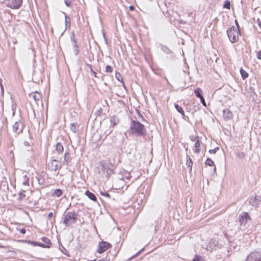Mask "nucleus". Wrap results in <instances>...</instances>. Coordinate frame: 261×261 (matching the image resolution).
<instances>
[{"label":"nucleus","instance_id":"45","mask_svg":"<svg viewBox=\"0 0 261 261\" xmlns=\"http://www.w3.org/2000/svg\"><path fill=\"white\" fill-rule=\"evenodd\" d=\"M190 139L192 141H196L197 140H199V138L198 136H195V137H190Z\"/></svg>","mask_w":261,"mask_h":261},{"label":"nucleus","instance_id":"4","mask_svg":"<svg viewBox=\"0 0 261 261\" xmlns=\"http://www.w3.org/2000/svg\"><path fill=\"white\" fill-rule=\"evenodd\" d=\"M227 35L231 43H236L239 40V36L241 35L240 29L232 26L227 31Z\"/></svg>","mask_w":261,"mask_h":261},{"label":"nucleus","instance_id":"37","mask_svg":"<svg viewBox=\"0 0 261 261\" xmlns=\"http://www.w3.org/2000/svg\"><path fill=\"white\" fill-rule=\"evenodd\" d=\"M219 149V147H216L213 149H210L208 152L209 153L211 154H215L216 153V152Z\"/></svg>","mask_w":261,"mask_h":261},{"label":"nucleus","instance_id":"9","mask_svg":"<svg viewBox=\"0 0 261 261\" xmlns=\"http://www.w3.org/2000/svg\"><path fill=\"white\" fill-rule=\"evenodd\" d=\"M239 220L241 225H245L247 221L251 220V218L248 213L243 212L239 215Z\"/></svg>","mask_w":261,"mask_h":261},{"label":"nucleus","instance_id":"25","mask_svg":"<svg viewBox=\"0 0 261 261\" xmlns=\"http://www.w3.org/2000/svg\"><path fill=\"white\" fill-rule=\"evenodd\" d=\"M194 92L196 96L198 98H203L202 95V91L200 88H197L195 89Z\"/></svg>","mask_w":261,"mask_h":261},{"label":"nucleus","instance_id":"39","mask_svg":"<svg viewBox=\"0 0 261 261\" xmlns=\"http://www.w3.org/2000/svg\"><path fill=\"white\" fill-rule=\"evenodd\" d=\"M103 109L101 108H99L95 112V114L97 116H100L101 114L102 113Z\"/></svg>","mask_w":261,"mask_h":261},{"label":"nucleus","instance_id":"11","mask_svg":"<svg viewBox=\"0 0 261 261\" xmlns=\"http://www.w3.org/2000/svg\"><path fill=\"white\" fill-rule=\"evenodd\" d=\"M110 121L111 123L110 126L114 127L119 123L120 119L117 115H114L110 117Z\"/></svg>","mask_w":261,"mask_h":261},{"label":"nucleus","instance_id":"36","mask_svg":"<svg viewBox=\"0 0 261 261\" xmlns=\"http://www.w3.org/2000/svg\"><path fill=\"white\" fill-rule=\"evenodd\" d=\"M113 71V67L110 65L106 67V72L107 73H111Z\"/></svg>","mask_w":261,"mask_h":261},{"label":"nucleus","instance_id":"59","mask_svg":"<svg viewBox=\"0 0 261 261\" xmlns=\"http://www.w3.org/2000/svg\"><path fill=\"white\" fill-rule=\"evenodd\" d=\"M104 102H105V103L106 105H108V103H107V102L106 100H104Z\"/></svg>","mask_w":261,"mask_h":261},{"label":"nucleus","instance_id":"43","mask_svg":"<svg viewBox=\"0 0 261 261\" xmlns=\"http://www.w3.org/2000/svg\"><path fill=\"white\" fill-rule=\"evenodd\" d=\"M18 195H19V200L22 199L25 196V194H23V192H22V191L19 192L18 193Z\"/></svg>","mask_w":261,"mask_h":261},{"label":"nucleus","instance_id":"7","mask_svg":"<svg viewBox=\"0 0 261 261\" xmlns=\"http://www.w3.org/2000/svg\"><path fill=\"white\" fill-rule=\"evenodd\" d=\"M245 261H261V253L257 251L252 252L247 256Z\"/></svg>","mask_w":261,"mask_h":261},{"label":"nucleus","instance_id":"19","mask_svg":"<svg viewBox=\"0 0 261 261\" xmlns=\"http://www.w3.org/2000/svg\"><path fill=\"white\" fill-rule=\"evenodd\" d=\"M70 40L72 42V46L73 47H77V41L76 39L75 38V34L73 32H72L71 35L70 36Z\"/></svg>","mask_w":261,"mask_h":261},{"label":"nucleus","instance_id":"14","mask_svg":"<svg viewBox=\"0 0 261 261\" xmlns=\"http://www.w3.org/2000/svg\"><path fill=\"white\" fill-rule=\"evenodd\" d=\"M201 144V141L200 140H197L194 144V147L195 148L194 152L198 154L200 151V145Z\"/></svg>","mask_w":261,"mask_h":261},{"label":"nucleus","instance_id":"54","mask_svg":"<svg viewBox=\"0 0 261 261\" xmlns=\"http://www.w3.org/2000/svg\"><path fill=\"white\" fill-rule=\"evenodd\" d=\"M23 144H24V145L25 146H29L30 145V143L27 141H24Z\"/></svg>","mask_w":261,"mask_h":261},{"label":"nucleus","instance_id":"10","mask_svg":"<svg viewBox=\"0 0 261 261\" xmlns=\"http://www.w3.org/2000/svg\"><path fill=\"white\" fill-rule=\"evenodd\" d=\"M58 161L56 159H51L50 164L48 165V168L51 171H56L57 170L61 168V165L59 166L56 162Z\"/></svg>","mask_w":261,"mask_h":261},{"label":"nucleus","instance_id":"60","mask_svg":"<svg viewBox=\"0 0 261 261\" xmlns=\"http://www.w3.org/2000/svg\"><path fill=\"white\" fill-rule=\"evenodd\" d=\"M16 229H17V230H19V231H20V229L18 227H17L16 228Z\"/></svg>","mask_w":261,"mask_h":261},{"label":"nucleus","instance_id":"16","mask_svg":"<svg viewBox=\"0 0 261 261\" xmlns=\"http://www.w3.org/2000/svg\"><path fill=\"white\" fill-rule=\"evenodd\" d=\"M71 158L70 156L69 153L68 152H66L64 154V164H65L67 166L69 165V163L71 162Z\"/></svg>","mask_w":261,"mask_h":261},{"label":"nucleus","instance_id":"27","mask_svg":"<svg viewBox=\"0 0 261 261\" xmlns=\"http://www.w3.org/2000/svg\"><path fill=\"white\" fill-rule=\"evenodd\" d=\"M41 240L43 242L45 245H48L50 246L51 244L50 240L47 237H43L41 238Z\"/></svg>","mask_w":261,"mask_h":261},{"label":"nucleus","instance_id":"6","mask_svg":"<svg viewBox=\"0 0 261 261\" xmlns=\"http://www.w3.org/2000/svg\"><path fill=\"white\" fill-rule=\"evenodd\" d=\"M111 247L112 245L110 243L102 241L98 243L97 252L101 254Z\"/></svg>","mask_w":261,"mask_h":261},{"label":"nucleus","instance_id":"30","mask_svg":"<svg viewBox=\"0 0 261 261\" xmlns=\"http://www.w3.org/2000/svg\"><path fill=\"white\" fill-rule=\"evenodd\" d=\"M37 180L39 185H43L45 182L44 178L41 175H38L37 177Z\"/></svg>","mask_w":261,"mask_h":261},{"label":"nucleus","instance_id":"62","mask_svg":"<svg viewBox=\"0 0 261 261\" xmlns=\"http://www.w3.org/2000/svg\"><path fill=\"white\" fill-rule=\"evenodd\" d=\"M34 100H35V101H37V100H39V99L35 98V99H34Z\"/></svg>","mask_w":261,"mask_h":261},{"label":"nucleus","instance_id":"15","mask_svg":"<svg viewBox=\"0 0 261 261\" xmlns=\"http://www.w3.org/2000/svg\"><path fill=\"white\" fill-rule=\"evenodd\" d=\"M85 195L91 200L93 201H96L97 200V198L96 196L92 192L89 191V190H87L85 192Z\"/></svg>","mask_w":261,"mask_h":261},{"label":"nucleus","instance_id":"32","mask_svg":"<svg viewBox=\"0 0 261 261\" xmlns=\"http://www.w3.org/2000/svg\"><path fill=\"white\" fill-rule=\"evenodd\" d=\"M230 3L228 0H225L223 4V8L226 9H230Z\"/></svg>","mask_w":261,"mask_h":261},{"label":"nucleus","instance_id":"24","mask_svg":"<svg viewBox=\"0 0 261 261\" xmlns=\"http://www.w3.org/2000/svg\"><path fill=\"white\" fill-rule=\"evenodd\" d=\"M29 97L32 98H39L41 97V94L37 91H35L34 92L30 93L29 95Z\"/></svg>","mask_w":261,"mask_h":261},{"label":"nucleus","instance_id":"58","mask_svg":"<svg viewBox=\"0 0 261 261\" xmlns=\"http://www.w3.org/2000/svg\"><path fill=\"white\" fill-rule=\"evenodd\" d=\"M1 87L2 92L3 93V91H4V87L1 84Z\"/></svg>","mask_w":261,"mask_h":261},{"label":"nucleus","instance_id":"26","mask_svg":"<svg viewBox=\"0 0 261 261\" xmlns=\"http://www.w3.org/2000/svg\"><path fill=\"white\" fill-rule=\"evenodd\" d=\"M240 73L243 80L246 79L248 76V73L242 68L240 69Z\"/></svg>","mask_w":261,"mask_h":261},{"label":"nucleus","instance_id":"13","mask_svg":"<svg viewBox=\"0 0 261 261\" xmlns=\"http://www.w3.org/2000/svg\"><path fill=\"white\" fill-rule=\"evenodd\" d=\"M186 158H187L186 165H187V167L189 168L190 172H191L192 169V165H193L192 160L190 157V156L188 155H187Z\"/></svg>","mask_w":261,"mask_h":261},{"label":"nucleus","instance_id":"53","mask_svg":"<svg viewBox=\"0 0 261 261\" xmlns=\"http://www.w3.org/2000/svg\"><path fill=\"white\" fill-rule=\"evenodd\" d=\"M235 24L236 25V29H240V26H239V23L238 22V21L237 20H235Z\"/></svg>","mask_w":261,"mask_h":261},{"label":"nucleus","instance_id":"40","mask_svg":"<svg viewBox=\"0 0 261 261\" xmlns=\"http://www.w3.org/2000/svg\"><path fill=\"white\" fill-rule=\"evenodd\" d=\"M73 51L75 55H77L80 52V50L79 49V46L77 45V47H73Z\"/></svg>","mask_w":261,"mask_h":261},{"label":"nucleus","instance_id":"12","mask_svg":"<svg viewBox=\"0 0 261 261\" xmlns=\"http://www.w3.org/2000/svg\"><path fill=\"white\" fill-rule=\"evenodd\" d=\"M223 116L224 120H227L232 119L233 115L229 109H225L223 111Z\"/></svg>","mask_w":261,"mask_h":261},{"label":"nucleus","instance_id":"2","mask_svg":"<svg viewBox=\"0 0 261 261\" xmlns=\"http://www.w3.org/2000/svg\"><path fill=\"white\" fill-rule=\"evenodd\" d=\"M98 173L103 177L108 178L113 173V170L111 169L109 165L104 161H100L97 167Z\"/></svg>","mask_w":261,"mask_h":261},{"label":"nucleus","instance_id":"3","mask_svg":"<svg viewBox=\"0 0 261 261\" xmlns=\"http://www.w3.org/2000/svg\"><path fill=\"white\" fill-rule=\"evenodd\" d=\"M79 214L74 212L65 213L63 217V223L66 226L75 224L78 219Z\"/></svg>","mask_w":261,"mask_h":261},{"label":"nucleus","instance_id":"22","mask_svg":"<svg viewBox=\"0 0 261 261\" xmlns=\"http://www.w3.org/2000/svg\"><path fill=\"white\" fill-rule=\"evenodd\" d=\"M249 203L251 205H252L253 206H255L258 205V203L257 201V198L256 196H254L253 197H251V198L249 200Z\"/></svg>","mask_w":261,"mask_h":261},{"label":"nucleus","instance_id":"28","mask_svg":"<svg viewBox=\"0 0 261 261\" xmlns=\"http://www.w3.org/2000/svg\"><path fill=\"white\" fill-rule=\"evenodd\" d=\"M70 129L72 132L76 133L77 130L75 123H71L70 125Z\"/></svg>","mask_w":261,"mask_h":261},{"label":"nucleus","instance_id":"48","mask_svg":"<svg viewBox=\"0 0 261 261\" xmlns=\"http://www.w3.org/2000/svg\"><path fill=\"white\" fill-rule=\"evenodd\" d=\"M200 102H201V103L203 105V106H204V107H206V102L205 101V99H200Z\"/></svg>","mask_w":261,"mask_h":261},{"label":"nucleus","instance_id":"17","mask_svg":"<svg viewBox=\"0 0 261 261\" xmlns=\"http://www.w3.org/2000/svg\"><path fill=\"white\" fill-rule=\"evenodd\" d=\"M160 46L161 50L165 54H172L173 53L172 51L168 46L162 44H161Z\"/></svg>","mask_w":261,"mask_h":261},{"label":"nucleus","instance_id":"57","mask_svg":"<svg viewBox=\"0 0 261 261\" xmlns=\"http://www.w3.org/2000/svg\"><path fill=\"white\" fill-rule=\"evenodd\" d=\"M118 102L120 103H122L123 105H124V103L121 100H118Z\"/></svg>","mask_w":261,"mask_h":261},{"label":"nucleus","instance_id":"52","mask_svg":"<svg viewBox=\"0 0 261 261\" xmlns=\"http://www.w3.org/2000/svg\"><path fill=\"white\" fill-rule=\"evenodd\" d=\"M25 232H26V230H25V228H21L20 229V232L22 234H24V233H25Z\"/></svg>","mask_w":261,"mask_h":261},{"label":"nucleus","instance_id":"31","mask_svg":"<svg viewBox=\"0 0 261 261\" xmlns=\"http://www.w3.org/2000/svg\"><path fill=\"white\" fill-rule=\"evenodd\" d=\"M115 77L119 81H120V82L123 81V77H122V75H121V74L118 72H116Z\"/></svg>","mask_w":261,"mask_h":261},{"label":"nucleus","instance_id":"18","mask_svg":"<svg viewBox=\"0 0 261 261\" xmlns=\"http://www.w3.org/2000/svg\"><path fill=\"white\" fill-rule=\"evenodd\" d=\"M56 150L59 154H61L63 153L64 148L61 143L59 142L56 144Z\"/></svg>","mask_w":261,"mask_h":261},{"label":"nucleus","instance_id":"20","mask_svg":"<svg viewBox=\"0 0 261 261\" xmlns=\"http://www.w3.org/2000/svg\"><path fill=\"white\" fill-rule=\"evenodd\" d=\"M63 191L60 189H57L55 190L54 192L53 193L52 196L57 197H60L63 194Z\"/></svg>","mask_w":261,"mask_h":261},{"label":"nucleus","instance_id":"55","mask_svg":"<svg viewBox=\"0 0 261 261\" xmlns=\"http://www.w3.org/2000/svg\"><path fill=\"white\" fill-rule=\"evenodd\" d=\"M126 175H125V177L127 179H129L130 176V173H126Z\"/></svg>","mask_w":261,"mask_h":261},{"label":"nucleus","instance_id":"23","mask_svg":"<svg viewBox=\"0 0 261 261\" xmlns=\"http://www.w3.org/2000/svg\"><path fill=\"white\" fill-rule=\"evenodd\" d=\"M174 107H175V108L176 109V110L180 114H181L182 115V116H184V115H185L184 111L183 109L180 106H179L178 105L175 103Z\"/></svg>","mask_w":261,"mask_h":261},{"label":"nucleus","instance_id":"38","mask_svg":"<svg viewBox=\"0 0 261 261\" xmlns=\"http://www.w3.org/2000/svg\"><path fill=\"white\" fill-rule=\"evenodd\" d=\"M65 24L67 26L68 24L70 25V18L65 15Z\"/></svg>","mask_w":261,"mask_h":261},{"label":"nucleus","instance_id":"46","mask_svg":"<svg viewBox=\"0 0 261 261\" xmlns=\"http://www.w3.org/2000/svg\"><path fill=\"white\" fill-rule=\"evenodd\" d=\"M256 57L258 59L261 60V50L256 52Z\"/></svg>","mask_w":261,"mask_h":261},{"label":"nucleus","instance_id":"63","mask_svg":"<svg viewBox=\"0 0 261 261\" xmlns=\"http://www.w3.org/2000/svg\"><path fill=\"white\" fill-rule=\"evenodd\" d=\"M103 36H104V38H105V40H106V36L105 35V34H103Z\"/></svg>","mask_w":261,"mask_h":261},{"label":"nucleus","instance_id":"33","mask_svg":"<svg viewBox=\"0 0 261 261\" xmlns=\"http://www.w3.org/2000/svg\"><path fill=\"white\" fill-rule=\"evenodd\" d=\"M88 67H89V69H90L91 72V74L95 77H98V76H97V73L95 72V71H94L93 69H92V65H90V64H88Z\"/></svg>","mask_w":261,"mask_h":261},{"label":"nucleus","instance_id":"8","mask_svg":"<svg viewBox=\"0 0 261 261\" xmlns=\"http://www.w3.org/2000/svg\"><path fill=\"white\" fill-rule=\"evenodd\" d=\"M24 125L20 120L16 121L13 125V131L17 135L22 133Z\"/></svg>","mask_w":261,"mask_h":261},{"label":"nucleus","instance_id":"49","mask_svg":"<svg viewBox=\"0 0 261 261\" xmlns=\"http://www.w3.org/2000/svg\"><path fill=\"white\" fill-rule=\"evenodd\" d=\"M256 23H257L258 27L261 29V21L259 20V19L258 18L256 20Z\"/></svg>","mask_w":261,"mask_h":261},{"label":"nucleus","instance_id":"42","mask_svg":"<svg viewBox=\"0 0 261 261\" xmlns=\"http://www.w3.org/2000/svg\"><path fill=\"white\" fill-rule=\"evenodd\" d=\"M64 1L67 7H70L71 6V4L72 3L71 0H64Z\"/></svg>","mask_w":261,"mask_h":261},{"label":"nucleus","instance_id":"41","mask_svg":"<svg viewBox=\"0 0 261 261\" xmlns=\"http://www.w3.org/2000/svg\"><path fill=\"white\" fill-rule=\"evenodd\" d=\"M137 116H138V118L140 120H144V118L143 117V116L141 115V114L140 113V112L138 111V110H137Z\"/></svg>","mask_w":261,"mask_h":261},{"label":"nucleus","instance_id":"50","mask_svg":"<svg viewBox=\"0 0 261 261\" xmlns=\"http://www.w3.org/2000/svg\"><path fill=\"white\" fill-rule=\"evenodd\" d=\"M53 212H50L48 213V219H49V220L51 221V218L53 217Z\"/></svg>","mask_w":261,"mask_h":261},{"label":"nucleus","instance_id":"21","mask_svg":"<svg viewBox=\"0 0 261 261\" xmlns=\"http://www.w3.org/2000/svg\"><path fill=\"white\" fill-rule=\"evenodd\" d=\"M205 165L206 166H214V171H216V167L215 165L214 162L210 159V158H207L205 162Z\"/></svg>","mask_w":261,"mask_h":261},{"label":"nucleus","instance_id":"56","mask_svg":"<svg viewBox=\"0 0 261 261\" xmlns=\"http://www.w3.org/2000/svg\"><path fill=\"white\" fill-rule=\"evenodd\" d=\"M129 8V10L131 11L134 10L135 9L134 6H130Z\"/></svg>","mask_w":261,"mask_h":261},{"label":"nucleus","instance_id":"35","mask_svg":"<svg viewBox=\"0 0 261 261\" xmlns=\"http://www.w3.org/2000/svg\"><path fill=\"white\" fill-rule=\"evenodd\" d=\"M37 246H40L42 248H49L50 247V246H48V245H45L44 243H40V242H37Z\"/></svg>","mask_w":261,"mask_h":261},{"label":"nucleus","instance_id":"29","mask_svg":"<svg viewBox=\"0 0 261 261\" xmlns=\"http://www.w3.org/2000/svg\"><path fill=\"white\" fill-rule=\"evenodd\" d=\"M22 184L25 186H29V178L27 176L24 175L23 176V182Z\"/></svg>","mask_w":261,"mask_h":261},{"label":"nucleus","instance_id":"44","mask_svg":"<svg viewBox=\"0 0 261 261\" xmlns=\"http://www.w3.org/2000/svg\"><path fill=\"white\" fill-rule=\"evenodd\" d=\"M100 194L101 195H103L104 196H106L109 198H111V196L109 194H108L107 192H100Z\"/></svg>","mask_w":261,"mask_h":261},{"label":"nucleus","instance_id":"5","mask_svg":"<svg viewBox=\"0 0 261 261\" xmlns=\"http://www.w3.org/2000/svg\"><path fill=\"white\" fill-rule=\"evenodd\" d=\"M22 3V0H5V4L6 6L13 9L19 8Z\"/></svg>","mask_w":261,"mask_h":261},{"label":"nucleus","instance_id":"51","mask_svg":"<svg viewBox=\"0 0 261 261\" xmlns=\"http://www.w3.org/2000/svg\"><path fill=\"white\" fill-rule=\"evenodd\" d=\"M28 242H29V243L33 245L34 246H37V242L29 241Z\"/></svg>","mask_w":261,"mask_h":261},{"label":"nucleus","instance_id":"61","mask_svg":"<svg viewBox=\"0 0 261 261\" xmlns=\"http://www.w3.org/2000/svg\"><path fill=\"white\" fill-rule=\"evenodd\" d=\"M165 79L166 80V81L167 82H168V79H167L166 77H165Z\"/></svg>","mask_w":261,"mask_h":261},{"label":"nucleus","instance_id":"47","mask_svg":"<svg viewBox=\"0 0 261 261\" xmlns=\"http://www.w3.org/2000/svg\"><path fill=\"white\" fill-rule=\"evenodd\" d=\"M200 257L198 255H196L194 258L193 259V261H202L200 259Z\"/></svg>","mask_w":261,"mask_h":261},{"label":"nucleus","instance_id":"34","mask_svg":"<svg viewBox=\"0 0 261 261\" xmlns=\"http://www.w3.org/2000/svg\"><path fill=\"white\" fill-rule=\"evenodd\" d=\"M144 250V248H142L141 250H140V251H139L137 253H136L135 255H133L131 257H130L128 260H130L134 258H135V257H136L137 256H138L140 253L141 252Z\"/></svg>","mask_w":261,"mask_h":261},{"label":"nucleus","instance_id":"1","mask_svg":"<svg viewBox=\"0 0 261 261\" xmlns=\"http://www.w3.org/2000/svg\"><path fill=\"white\" fill-rule=\"evenodd\" d=\"M129 133L136 137H144L147 134L145 126L139 121L133 119L130 123Z\"/></svg>","mask_w":261,"mask_h":261}]
</instances>
